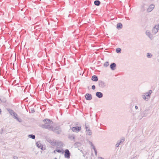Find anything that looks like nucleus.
Listing matches in <instances>:
<instances>
[{
	"mask_svg": "<svg viewBox=\"0 0 159 159\" xmlns=\"http://www.w3.org/2000/svg\"><path fill=\"white\" fill-rule=\"evenodd\" d=\"M44 124L41 125V127L43 128L48 129L49 130L52 129L53 126L52 125L53 124L52 121L48 119H46L43 120Z\"/></svg>",
	"mask_w": 159,
	"mask_h": 159,
	"instance_id": "1",
	"label": "nucleus"
},
{
	"mask_svg": "<svg viewBox=\"0 0 159 159\" xmlns=\"http://www.w3.org/2000/svg\"><path fill=\"white\" fill-rule=\"evenodd\" d=\"M152 92V90H150L148 92L144 93L142 95L143 98L145 100H148L150 97Z\"/></svg>",
	"mask_w": 159,
	"mask_h": 159,
	"instance_id": "2",
	"label": "nucleus"
},
{
	"mask_svg": "<svg viewBox=\"0 0 159 159\" xmlns=\"http://www.w3.org/2000/svg\"><path fill=\"white\" fill-rule=\"evenodd\" d=\"M145 34L151 40H152L154 38L153 34L149 30H147L146 31Z\"/></svg>",
	"mask_w": 159,
	"mask_h": 159,
	"instance_id": "3",
	"label": "nucleus"
},
{
	"mask_svg": "<svg viewBox=\"0 0 159 159\" xmlns=\"http://www.w3.org/2000/svg\"><path fill=\"white\" fill-rule=\"evenodd\" d=\"M52 129L50 130H52L54 132L56 133L57 134H60L61 132V129L59 126H56V127H52Z\"/></svg>",
	"mask_w": 159,
	"mask_h": 159,
	"instance_id": "4",
	"label": "nucleus"
},
{
	"mask_svg": "<svg viewBox=\"0 0 159 159\" xmlns=\"http://www.w3.org/2000/svg\"><path fill=\"white\" fill-rule=\"evenodd\" d=\"M72 130L73 131L78 133L80 131L81 129V126H76V127H73L72 128H71Z\"/></svg>",
	"mask_w": 159,
	"mask_h": 159,
	"instance_id": "5",
	"label": "nucleus"
},
{
	"mask_svg": "<svg viewBox=\"0 0 159 159\" xmlns=\"http://www.w3.org/2000/svg\"><path fill=\"white\" fill-rule=\"evenodd\" d=\"M98 83L99 86L100 88H103L106 86V83L103 81L99 80L98 81Z\"/></svg>",
	"mask_w": 159,
	"mask_h": 159,
	"instance_id": "6",
	"label": "nucleus"
},
{
	"mask_svg": "<svg viewBox=\"0 0 159 159\" xmlns=\"http://www.w3.org/2000/svg\"><path fill=\"white\" fill-rule=\"evenodd\" d=\"M65 157L68 159H69L70 156V153L68 149H66L64 151Z\"/></svg>",
	"mask_w": 159,
	"mask_h": 159,
	"instance_id": "7",
	"label": "nucleus"
},
{
	"mask_svg": "<svg viewBox=\"0 0 159 159\" xmlns=\"http://www.w3.org/2000/svg\"><path fill=\"white\" fill-rule=\"evenodd\" d=\"M159 29L158 25H155L152 29V33L153 35L155 34L158 31Z\"/></svg>",
	"mask_w": 159,
	"mask_h": 159,
	"instance_id": "8",
	"label": "nucleus"
},
{
	"mask_svg": "<svg viewBox=\"0 0 159 159\" xmlns=\"http://www.w3.org/2000/svg\"><path fill=\"white\" fill-rule=\"evenodd\" d=\"M47 141L51 145L53 146H55L57 144V141L56 140L48 139Z\"/></svg>",
	"mask_w": 159,
	"mask_h": 159,
	"instance_id": "9",
	"label": "nucleus"
},
{
	"mask_svg": "<svg viewBox=\"0 0 159 159\" xmlns=\"http://www.w3.org/2000/svg\"><path fill=\"white\" fill-rule=\"evenodd\" d=\"M154 5L152 4L150 5L147 9V12H151L154 9Z\"/></svg>",
	"mask_w": 159,
	"mask_h": 159,
	"instance_id": "10",
	"label": "nucleus"
},
{
	"mask_svg": "<svg viewBox=\"0 0 159 159\" xmlns=\"http://www.w3.org/2000/svg\"><path fill=\"white\" fill-rule=\"evenodd\" d=\"M85 98L87 100H91L92 99L91 94L88 93H86L85 95Z\"/></svg>",
	"mask_w": 159,
	"mask_h": 159,
	"instance_id": "11",
	"label": "nucleus"
},
{
	"mask_svg": "<svg viewBox=\"0 0 159 159\" xmlns=\"http://www.w3.org/2000/svg\"><path fill=\"white\" fill-rule=\"evenodd\" d=\"M124 141H125L124 139H121L120 140L118 141L116 144V148L118 147L119 146V145L121 143H123Z\"/></svg>",
	"mask_w": 159,
	"mask_h": 159,
	"instance_id": "12",
	"label": "nucleus"
},
{
	"mask_svg": "<svg viewBox=\"0 0 159 159\" xmlns=\"http://www.w3.org/2000/svg\"><path fill=\"white\" fill-rule=\"evenodd\" d=\"M96 96L99 98H101L102 97L103 94L101 92H97L96 93Z\"/></svg>",
	"mask_w": 159,
	"mask_h": 159,
	"instance_id": "13",
	"label": "nucleus"
},
{
	"mask_svg": "<svg viewBox=\"0 0 159 159\" xmlns=\"http://www.w3.org/2000/svg\"><path fill=\"white\" fill-rule=\"evenodd\" d=\"M111 70H114L116 66V65L115 63H112L110 66Z\"/></svg>",
	"mask_w": 159,
	"mask_h": 159,
	"instance_id": "14",
	"label": "nucleus"
},
{
	"mask_svg": "<svg viewBox=\"0 0 159 159\" xmlns=\"http://www.w3.org/2000/svg\"><path fill=\"white\" fill-rule=\"evenodd\" d=\"M36 145L37 147L40 148L42 150H43V145L41 144L39 142H37L36 143Z\"/></svg>",
	"mask_w": 159,
	"mask_h": 159,
	"instance_id": "15",
	"label": "nucleus"
},
{
	"mask_svg": "<svg viewBox=\"0 0 159 159\" xmlns=\"http://www.w3.org/2000/svg\"><path fill=\"white\" fill-rule=\"evenodd\" d=\"M92 80L94 81H97L98 80V77L96 75H93L91 78Z\"/></svg>",
	"mask_w": 159,
	"mask_h": 159,
	"instance_id": "16",
	"label": "nucleus"
},
{
	"mask_svg": "<svg viewBox=\"0 0 159 159\" xmlns=\"http://www.w3.org/2000/svg\"><path fill=\"white\" fill-rule=\"evenodd\" d=\"M122 27V25L121 23H118L117 24L116 28L120 30L121 29Z\"/></svg>",
	"mask_w": 159,
	"mask_h": 159,
	"instance_id": "17",
	"label": "nucleus"
},
{
	"mask_svg": "<svg viewBox=\"0 0 159 159\" xmlns=\"http://www.w3.org/2000/svg\"><path fill=\"white\" fill-rule=\"evenodd\" d=\"M8 111L9 112L10 114L12 116L15 113H16L15 112H14V111L11 109H9L8 110Z\"/></svg>",
	"mask_w": 159,
	"mask_h": 159,
	"instance_id": "18",
	"label": "nucleus"
},
{
	"mask_svg": "<svg viewBox=\"0 0 159 159\" xmlns=\"http://www.w3.org/2000/svg\"><path fill=\"white\" fill-rule=\"evenodd\" d=\"M100 2L99 0H96L94 2V4L97 6H98L100 4Z\"/></svg>",
	"mask_w": 159,
	"mask_h": 159,
	"instance_id": "19",
	"label": "nucleus"
},
{
	"mask_svg": "<svg viewBox=\"0 0 159 159\" xmlns=\"http://www.w3.org/2000/svg\"><path fill=\"white\" fill-rule=\"evenodd\" d=\"M68 138L71 140L74 139L75 138V136L74 134L70 135Z\"/></svg>",
	"mask_w": 159,
	"mask_h": 159,
	"instance_id": "20",
	"label": "nucleus"
},
{
	"mask_svg": "<svg viewBox=\"0 0 159 159\" xmlns=\"http://www.w3.org/2000/svg\"><path fill=\"white\" fill-rule=\"evenodd\" d=\"M56 145L58 146H62L63 143L61 142H57Z\"/></svg>",
	"mask_w": 159,
	"mask_h": 159,
	"instance_id": "21",
	"label": "nucleus"
},
{
	"mask_svg": "<svg viewBox=\"0 0 159 159\" xmlns=\"http://www.w3.org/2000/svg\"><path fill=\"white\" fill-rule=\"evenodd\" d=\"M55 151L58 153H61L63 154L64 152V151L62 149H56Z\"/></svg>",
	"mask_w": 159,
	"mask_h": 159,
	"instance_id": "22",
	"label": "nucleus"
},
{
	"mask_svg": "<svg viewBox=\"0 0 159 159\" xmlns=\"http://www.w3.org/2000/svg\"><path fill=\"white\" fill-rule=\"evenodd\" d=\"M28 137L32 139H34L35 137V135L33 134H29L28 135Z\"/></svg>",
	"mask_w": 159,
	"mask_h": 159,
	"instance_id": "23",
	"label": "nucleus"
},
{
	"mask_svg": "<svg viewBox=\"0 0 159 159\" xmlns=\"http://www.w3.org/2000/svg\"><path fill=\"white\" fill-rule=\"evenodd\" d=\"M87 134L89 135H91L92 134V132L90 129L86 131Z\"/></svg>",
	"mask_w": 159,
	"mask_h": 159,
	"instance_id": "24",
	"label": "nucleus"
},
{
	"mask_svg": "<svg viewBox=\"0 0 159 159\" xmlns=\"http://www.w3.org/2000/svg\"><path fill=\"white\" fill-rule=\"evenodd\" d=\"M121 51V49L120 48H117L116 49V52L117 53H120Z\"/></svg>",
	"mask_w": 159,
	"mask_h": 159,
	"instance_id": "25",
	"label": "nucleus"
},
{
	"mask_svg": "<svg viewBox=\"0 0 159 159\" xmlns=\"http://www.w3.org/2000/svg\"><path fill=\"white\" fill-rule=\"evenodd\" d=\"M152 55L150 53H148L147 54V57L148 58H150L152 57Z\"/></svg>",
	"mask_w": 159,
	"mask_h": 159,
	"instance_id": "26",
	"label": "nucleus"
},
{
	"mask_svg": "<svg viewBox=\"0 0 159 159\" xmlns=\"http://www.w3.org/2000/svg\"><path fill=\"white\" fill-rule=\"evenodd\" d=\"M85 128L86 130V131H88V130H89L90 129L89 126L88 125H86V124H85Z\"/></svg>",
	"mask_w": 159,
	"mask_h": 159,
	"instance_id": "27",
	"label": "nucleus"
},
{
	"mask_svg": "<svg viewBox=\"0 0 159 159\" xmlns=\"http://www.w3.org/2000/svg\"><path fill=\"white\" fill-rule=\"evenodd\" d=\"M16 119L19 122H21L22 121V120L18 117H17Z\"/></svg>",
	"mask_w": 159,
	"mask_h": 159,
	"instance_id": "28",
	"label": "nucleus"
},
{
	"mask_svg": "<svg viewBox=\"0 0 159 159\" xmlns=\"http://www.w3.org/2000/svg\"><path fill=\"white\" fill-rule=\"evenodd\" d=\"M12 116H13V117L15 119H16L17 117H18L16 113H15Z\"/></svg>",
	"mask_w": 159,
	"mask_h": 159,
	"instance_id": "29",
	"label": "nucleus"
},
{
	"mask_svg": "<svg viewBox=\"0 0 159 159\" xmlns=\"http://www.w3.org/2000/svg\"><path fill=\"white\" fill-rule=\"evenodd\" d=\"M109 65V63L108 61H106L104 64V66L107 67Z\"/></svg>",
	"mask_w": 159,
	"mask_h": 159,
	"instance_id": "30",
	"label": "nucleus"
},
{
	"mask_svg": "<svg viewBox=\"0 0 159 159\" xmlns=\"http://www.w3.org/2000/svg\"><path fill=\"white\" fill-rule=\"evenodd\" d=\"M94 151V152H95V155L96 156H97V151L96 150V149H95L94 150H93Z\"/></svg>",
	"mask_w": 159,
	"mask_h": 159,
	"instance_id": "31",
	"label": "nucleus"
},
{
	"mask_svg": "<svg viewBox=\"0 0 159 159\" xmlns=\"http://www.w3.org/2000/svg\"><path fill=\"white\" fill-rule=\"evenodd\" d=\"M91 146L93 150H94V149H96V148H95V146H94V145L93 144Z\"/></svg>",
	"mask_w": 159,
	"mask_h": 159,
	"instance_id": "32",
	"label": "nucleus"
},
{
	"mask_svg": "<svg viewBox=\"0 0 159 159\" xmlns=\"http://www.w3.org/2000/svg\"><path fill=\"white\" fill-rule=\"evenodd\" d=\"M95 86L94 85H93L92 86V88L94 90L95 89Z\"/></svg>",
	"mask_w": 159,
	"mask_h": 159,
	"instance_id": "33",
	"label": "nucleus"
},
{
	"mask_svg": "<svg viewBox=\"0 0 159 159\" xmlns=\"http://www.w3.org/2000/svg\"><path fill=\"white\" fill-rule=\"evenodd\" d=\"M141 10L143 11L145 10L144 8V6H142L141 7Z\"/></svg>",
	"mask_w": 159,
	"mask_h": 159,
	"instance_id": "34",
	"label": "nucleus"
},
{
	"mask_svg": "<svg viewBox=\"0 0 159 159\" xmlns=\"http://www.w3.org/2000/svg\"><path fill=\"white\" fill-rule=\"evenodd\" d=\"M88 143H89V144H90L91 146L93 144L92 143V142L91 141H88Z\"/></svg>",
	"mask_w": 159,
	"mask_h": 159,
	"instance_id": "35",
	"label": "nucleus"
},
{
	"mask_svg": "<svg viewBox=\"0 0 159 159\" xmlns=\"http://www.w3.org/2000/svg\"><path fill=\"white\" fill-rule=\"evenodd\" d=\"M13 159H18V157L16 156H14L13 157Z\"/></svg>",
	"mask_w": 159,
	"mask_h": 159,
	"instance_id": "36",
	"label": "nucleus"
},
{
	"mask_svg": "<svg viewBox=\"0 0 159 159\" xmlns=\"http://www.w3.org/2000/svg\"><path fill=\"white\" fill-rule=\"evenodd\" d=\"M31 111L32 113H34L35 112L34 110L33 109L31 110Z\"/></svg>",
	"mask_w": 159,
	"mask_h": 159,
	"instance_id": "37",
	"label": "nucleus"
},
{
	"mask_svg": "<svg viewBox=\"0 0 159 159\" xmlns=\"http://www.w3.org/2000/svg\"><path fill=\"white\" fill-rule=\"evenodd\" d=\"M143 117V116H141V117H139V119L140 120L142 119V118Z\"/></svg>",
	"mask_w": 159,
	"mask_h": 159,
	"instance_id": "38",
	"label": "nucleus"
},
{
	"mask_svg": "<svg viewBox=\"0 0 159 159\" xmlns=\"http://www.w3.org/2000/svg\"><path fill=\"white\" fill-rule=\"evenodd\" d=\"M135 108L136 110L138 109V107L137 106H135Z\"/></svg>",
	"mask_w": 159,
	"mask_h": 159,
	"instance_id": "39",
	"label": "nucleus"
},
{
	"mask_svg": "<svg viewBox=\"0 0 159 159\" xmlns=\"http://www.w3.org/2000/svg\"><path fill=\"white\" fill-rule=\"evenodd\" d=\"M98 159H104L103 158L101 157H98Z\"/></svg>",
	"mask_w": 159,
	"mask_h": 159,
	"instance_id": "40",
	"label": "nucleus"
},
{
	"mask_svg": "<svg viewBox=\"0 0 159 159\" xmlns=\"http://www.w3.org/2000/svg\"><path fill=\"white\" fill-rule=\"evenodd\" d=\"M2 112L1 109H0V113H1Z\"/></svg>",
	"mask_w": 159,
	"mask_h": 159,
	"instance_id": "41",
	"label": "nucleus"
},
{
	"mask_svg": "<svg viewBox=\"0 0 159 159\" xmlns=\"http://www.w3.org/2000/svg\"><path fill=\"white\" fill-rule=\"evenodd\" d=\"M56 151H55V150L54 151V152L55 153H56Z\"/></svg>",
	"mask_w": 159,
	"mask_h": 159,
	"instance_id": "42",
	"label": "nucleus"
}]
</instances>
